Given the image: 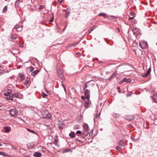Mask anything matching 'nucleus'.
I'll list each match as a JSON object with an SVG mask.
<instances>
[{
  "instance_id": "59",
  "label": "nucleus",
  "mask_w": 157,
  "mask_h": 157,
  "mask_svg": "<svg viewBox=\"0 0 157 157\" xmlns=\"http://www.w3.org/2000/svg\"><path fill=\"white\" fill-rule=\"evenodd\" d=\"M3 63H4V64H6V62H3Z\"/></svg>"
},
{
  "instance_id": "19",
  "label": "nucleus",
  "mask_w": 157,
  "mask_h": 157,
  "mask_svg": "<svg viewBox=\"0 0 157 157\" xmlns=\"http://www.w3.org/2000/svg\"><path fill=\"white\" fill-rule=\"evenodd\" d=\"M123 81L124 82H130L131 81V79L130 78L127 79L126 78H124L123 79Z\"/></svg>"
},
{
  "instance_id": "23",
  "label": "nucleus",
  "mask_w": 157,
  "mask_h": 157,
  "mask_svg": "<svg viewBox=\"0 0 157 157\" xmlns=\"http://www.w3.org/2000/svg\"><path fill=\"white\" fill-rule=\"evenodd\" d=\"M19 75L21 78L22 79L21 80H22L24 79V75L22 73L19 74Z\"/></svg>"
},
{
  "instance_id": "47",
  "label": "nucleus",
  "mask_w": 157,
  "mask_h": 157,
  "mask_svg": "<svg viewBox=\"0 0 157 157\" xmlns=\"http://www.w3.org/2000/svg\"><path fill=\"white\" fill-rule=\"evenodd\" d=\"M76 140L78 141L79 142H81V140H79L78 138H76Z\"/></svg>"
},
{
  "instance_id": "37",
  "label": "nucleus",
  "mask_w": 157,
  "mask_h": 157,
  "mask_svg": "<svg viewBox=\"0 0 157 157\" xmlns=\"http://www.w3.org/2000/svg\"><path fill=\"white\" fill-rule=\"evenodd\" d=\"M44 5H40V7H39V9L40 10H42L44 8Z\"/></svg>"
},
{
  "instance_id": "54",
  "label": "nucleus",
  "mask_w": 157,
  "mask_h": 157,
  "mask_svg": "<svg viewBox=\"0 0 157 157\" xmlns=\"http://www.w3.org/2000/svg\"><path fill=\"white\" fill-rule=\"evenodd\" d=\"M43 151H46V149L45 148H43Z\"/></svg>"
},
{
  "instance_id": "57",
  "label": "nucleus",
  "mask_w": 157,
  "mask_h": 157,
  "mask_svg": "<svg viewBox=\"0 0 157 157\" xmlns=\"http://www.w3.org/2000/svg\"><path fill=\"white\" fill-rule=\"evenodd\" d=\"M48 117L47 115H46L44 117V118H47Z\"/></svg>"
},
{
  "instance_id": "5",
  "label": "nucleus",
  "mask_w": 157,
  "mask_h": 157,
  "mask_svg": "<svg viewBox=\"0 0 157 157\" xmlns=\"http://www.w3.org/2000/svg\"><path fill=\"white\" fill-rule=\"evenodd\" d=\"M132 31L133 32L134 34L136 36H137L140 33L139 29L136 28H133Z\"/></svg>"
},
{
  "instance_id": "34",
  "label": "nucleus",
  "mask_w": 157,
  "mask_h": 157,
  "mask_svg": "<svg viewBox=\"0 0 157 157\" xmlns=\"http://www.w3.org/2000/svg\"><path fill=\"white\" fill-rule=\"evenodd\" d=\"M28 79V78L25 81V82L24 83V84L25 85H27V84H28L29 82V79Z\"/></svg>"
},
{
  "instance_id": "42",
  "label": "nucleus",
  "mask_w": 157,
  "mask_h": 157,
  "mask_svg": "<svg viewBox=\"0 0 157 157\" xmlns=\"http://www.w3.org/2000/svg\"><path fill=\"white\" fill-rule=\"evenodd\" d=\"M87 84L86 83L84 86V90H86V89L87 87Z\"/></svg>"
},
{
  "instance_id": "20",
  "label": "nucleus",
  "mask_w": 157,
  "mask_h": 157,
  "mask_svg": "<svg viewBox=\"0 0 157 157\" xmlns=\"http://www.w3.org/2000/svg\"><path fill=\"white\" fill-rule=\"evenodd\" d=\"M98 16H101L103 17L104 18L106 17V15L104 13H101L99 14Z\"/></svg>"
},
{
  "instance_id": "60",
  "label": "nucleus",
  "mask_w": 157,
  "mask_h": 157,
  "mask_svg": "<svg viewBox=\"0 0 157 157\" xmlns=\"http://www.w3.org/2000/svg\"><path fill=\"white\" fill-rule=\"evenodd\" d=\"M46 91L47 93H48V91L46 89Z\"/></svg>"
},
{
  "instance_id": "43",
  "label": "nucleus",
  "mask_w": 157,
  "mask_h": 157,
  "mask_svg": "<svg viewBox=\"0 0 157 157\" xmlns=\"http://www.w3.org/2000/svg\"><path fill=\"white\" fill-rule=\"evenodd\" d=\"M113 74L114 76H116L117 74V71H115Z\"/></svg>"
},
{
  "instance_id": "36",
  "label": "nucleus",
  "mask_w": 157,
  "mask_h": 157,
  "mask_svg": "<svg viewBox=\"0 0 157 157\" xmlns=\"http://www.w3.org/2000/svg\"><path fill=\"white\" fill-rule=\"evenodd\" d=\"M7 6H5L3 10V12L6 11L7 10Z\"/></svg>"
},
{
  "instance_id": "27",
  "label": "nucleus",
  "mask_w": 157,
  "mask_h": 157,
  "mask_svg": "<svg viewBox=\"0 0 157 157\" xmlns=\"http://www.w3.org/2000/svg\"><path fill=\"white\" fill-rule=\"evenodd\" d=\"M116 149L117 151H118L119 152H120L121 151V147L119 146H117L116 147Z\"/></svg>"
},
{
  "instance_id": "26",
  "label": "nucleus",
  "mask_w": 157,
  "mask_h": 157,
  "mask_svg": "<svg viewBox=\"0 0 157 157\" xmlns=\"http://www.w3.org/2000/svg\"><path fill=\"white\" fill-rule=\"evenodd\" d=\"M76 133L77 134H80L81 135H82L83 134L85 135V134H84V132L82 133L80 131H79V130L78 131L76 132Z\"/></svg>"
},
{
  "instance_id": "32",
  "label": "nucleus",
  "mask_w": 157,
  "mask_h": 157,
  "mask_svg": "<svg viewBox=\"0 0 157 157\" xmlns=\"http://www.w3.org/2000/svg\"><path fill=\"white\" fill-rule=\"evenodd\" d=\"M20 2V0H17V1L15 2V5L16 6H18Z\"/></svg>"
},
{
  "instance_id": "38",
  "label": "nucleus",
  "mask_w": 157,
  "mask_h": 157,
  "mask_svg": "<svg viewBox=\"0 0 157 157\" xmlns=\"http://www.w3.org/2000/svg\"><path fill=\"white\" fill-rule=\"evenodd\" d=\"M29 70L30 71H33V70H34V68H33V67H29Z\"/></svg>"
},
{
  "instance_id": "31",
  "label": "nucleus",
  "mask_w": 157,
  "mask_h": 157,
  "mask_svg": "<svg viewBox=\"0 0 157 157\" xmlns=\"http://www.w3.org/2000/svg\"><path fill=\"white\" fill-rule=\"evenodd\" d=\"M151 71V68H149L148 69L146 73L148 75L150 74Z\"/></svg>"
},
{
  "instance_id": "29",
  "label": "nucleus",
  "mask_w": 157,
  "mask_h": 157,
  "mask_svg": "<svg viewBox=\"0 0 157 157\" xmlns=\"http://www.w3.org/2000/svg\"><path fill=\"white\" fill-rule=\"evenodd\" d=\"M13 94V96L16 98H18L19 97V95L17 93H15Z\"/></svg>"
},
{
  "instance_id": "15",
  "label": "nucleus",
  "mask_w": 157,
  "mask_h": 157,
  "mask_svg": "<svg viewBox=\"0 0 157 157\" xmlns=\"http://www.w3.org/2000/svg\"><path fill=\"white\" fill-rule=\"evenodd\" d=\"M89 101V99H88L87 101H86L84 103V106L85 107H88V106L90 105V102Z\"/></svg>"
},
{
  "instance_id": "3",
  "label": "nucleus",
  "mask_w": 157,
  "mask_h": 157,
  "mask_svg": "<svg viewBox=\"0 0 157 157\" xmlns=\"http://www.w3.org/2000/svg\"><path fill=\"white\" fill-rule=\"evenodd\" d=\"M140 47L142 49L146 48L147 47V43L146 41L142 40L139 44Z\"/></svg>"
},
{
  "instance_id": "62",
  "label": "nucleus",
  "mask_w": 157,
  "mask_h": 157,
  "mask_svg": "<svg viewBox=\"0 0 157 157\" xmlns=\"http://www.w3.org/2000/svg\"><path fill=\"white\" fill-rule=\"evenodd\" d=\"M117 29L119 31V28H117Z\"/></svg>"
},
{
  "instance_id": "52",
  "label": "nucleus",
  "mask_w": 157,
  "mask_h": 157,
  "mask_svg": "<svg viewBox=\"0 0 157 157\" xmlns=\"http://www.w3.org/2000/svg\"><path fill=\"white\" fill-rule=\"evenodd\" d=\"M117 89L118 90V92H119V93H120V90L121 89H120V88L119 87H117Z\"/></svg>"
},
{
  "instance_id": "51",
  "label": "nucleus",
  "mask_w": 157,
  "mask_h": 157,
  "mask_svg": "<svg viewBox=\"0 0 157 157\" xmlns=\"http://www.w3.org/2000/svg\"><path fill=\"white\" fill-rule=\"evenodd\" d=\"M53 20H54L53 18H51L50 20V21L52 22L53 21Z\"/></svg>"
},
{
  "instance_id": "39",
  "label": "nucleus",
  "mask_w": 157,
  "mask_h": 157,
  "mask_svg": "<svg viewBox=\"0 0 157 157\" xmlns=\"http://www.w3.org/2000/svg\"><path fill=\"white\" fill-rule=\"evenodd\" d=\"M69 12H66V14H65V16H66V18H67L68 16H69Z\"/></svg>"
},
{
  "instance_id": "21",
  "label": "nucleus",
  "mask_w": 157,
  "mask_h": 157,
  "mask_svg": "<svg viewBox=\"0 0 157 157\" xmlns=\"http://www.w3.org/2000/svg\"><path fill=\"white\" fill-rule=\"evenodd\" d=\"M17 35L15 34H13L12 35V39L15 40L17 38Z\"/></svg>"
},
{
  "instance_id": "10",
  "label": "nucleus",
  "mask_w": 157,
  "mask_h": 157,
  "mask_svg": "<svg viewBox=\"0 0 157 157\" xmlns=\"http://www.w3.org/2000/svg\"><path fill=\"white\" fill-rule=\"evenodd\" d=\"M7 97L5 98L6 99L11 100L12 101L13 100V94H11V95H10L9 96H6Z\"/></svg>"
},
{
  "instance_id": "28",
  "label": "nucleus",
  "mask_w": 157,
  "mask_h": 157,
  "mask_svg": "<svg viewBox=\"0 0 157 157\" xmlns=\"http://www.w3.org/2000/svg\"><path fill=\"white\" fill-rule=\"evenodd\" d=\"M41 94L43 98H45L46 97L48 96V95L47 94L43 92H42Z\"/></svg>"
},
{
  "instance_id": "1",
  "label": "nucleus",
  "mask_w": 157,
  "mask_h": 157,
  "mask_svg": "<svg viewBox=\"0 0 157 157\" xmlns=\"http://www.w3.org/2000/svg\"><path fill=\"white\" fill-rule=\"evenodd\" d=\"M60 64H57V74L59 78L62 79L63 81L65 80L64 75L62 72V70L60 67Z\"/></svg>"
},
{
  "instance_id": "12",
  "label": "nucleus",
  "mask_w": 157,
  "mask_h": 157,
  "mask_svg": "<svg viewBox=\"0 0 157 157\" xmlns=\"http://www.w3.org/2000/svg\"><path fill=\"white\" fill-rule=\"evenodd\" d=\"M134 117L133 116L129 115L126 117V119L128 121H131L134 119Z\"/></svg>"
},
{
  "instance_id": "30",
  "label": "nucleus",
  "mask_w": 157,
  "mask_h": 157,
  "mask_svg": "<svg viewBox=\"0 0 157 157\" xmlns=\"http://www.w3.org/2000/svg\"><path fill=\"white\" fill-rule=\"evenodd\" d=\"M16 28H17V29H17V31H21L22 29V27H18L17 28V27Z\"/></svg>"
},
{
  "instance_id": "45",
  "label": "nucleus",
  "mask_w": 157,
  "mask_h": 157,
  "mask_svg": "<svg viewBox=\"0 0 157 157\" xmlns=\"http://www.w3.org/2000/svg\"><path fill=\"white\" fill-rule=\"evenodd\" d=\"M81 98H82V100H84L85 99V97H84V96H82V97H81Z\"/></svg>"
},
{
  "instance_id": "33",
  "label": "nucleus",
  "mask_w": 157,
  "mask_h": 157,
  "mask_svg": "<svg viewBox=\"0 0 157 157\" xmlns=\"http://www.w3.org/2000/svg\"><path fill=\"white\" fill-rule=\"evenodd\" d=\"M149 75L148 74H147V73L145 74H144L142 75V76L144 78H146L147 77V76Z\"/></svg>"
},
{
  "instance_id": "11",
  "label": "nucleus",
  "mask_w": 157,
  "mask_h": 157,
  "mask_svg": "<svg viewBox=\"0 0 157 157\" xmlns=\"http://www.w3.org/2000/svg\"><path fill=\"white\" fill-rule=\"evenodd\" d=\"M33 156L36 157H40L41 156V154L40 152H36L34 153Z\"/></svg>"
},
{
  "instance_id": "55",
  "label": "nucleus",
  "mask_w": 157,
  "mask_h": 157,
  "mask_svg": "<svg viewBox=\"0 0 157 157\" xmlns=\"http://www.w3.org/2000/svg\"><path fill=\"white\" fill-rule=\"evenodd\" d=\"M59 128H60V129H62L63 128V127L62 126H59Z\"/></svg>"
},
{
  "instance_id": "53",
  "label": "nucleus",
  "mask_w": 157,
  "mask_h": 157,
  "mask_svg": "<svg viewBox=\"0 0 157 157\" xmlns=\"http://www.w3.org/2000/svg\"><path fill=\"white\" fill-rule=\"evenodd\" d=\"M81 136L83 138H85V135L84 134H83L82 135H81Z\"/></svg>"
},
{
  "instance_id": "25",
  "label": "nucleus",
  "mask_w": 157,
  "mask_h": 157,
  "mask_svg": "<svg viewBox=\"0 0 157 157\" xmlns=\"http://www.w3.org/2000/svg\"><path fill=\"white\" fill-rule=\"evenodd\" d=\"M27 130L28 131H29V132H30L31 133L36 134V133L33 130H31V129H28V128H27Z\"/></svg>"
},
{
  "instance_id": "9",
  "label": "nucleus",
  "mask_w": 157,
  "mask_h": 157,
  "mask_svg": "<svg viewBox=\"0 0 157 157\" xmlns=\"http://www.w3.org/2000/svg\"><path fill=\"white\" fill-rule=\"evenodd\" d=\"M58 141V136L56 135L54 137V144L56 146L57 145Z\"/></svg>"
},
{
  "instance_id": "16",
  "label": "nucleus",
  "mask_w": 157,
  "mask_h": 157,
  "mask_svg": "<svg viewBox=\"0 0 157 157\" xmlns=\"http://www.w3.org/2000/svg\"><path fill=\"white\" fill-rule=\"evenodd\" d=\"M69 136L71 138H74L75 136V133L74 132H72L70 133Z\"/></svg>"
},
{
  "instance_id": "2",
  "label": "nucleus",
  "mask_w": 157,
  "mask_h": 157,
  "mask_svg": "<svg viewBox=\"0 0 157 157\" xmlns=\"http://www.w3.org/2000/svg\"><path fill=\"white\" fill-rule=\"evenodd\" d=\"M18 111L16 108L11 109L10 111V114L12 117H14L17 115Z\"/></svg>"
},
{
  "instance_id": "50",
  "label": "nucleus",
  "mask_w": 157,
  "mask_h": 157,
  "mask_svg": "<svg viewBox=\"0 0 157 157\" xmlns=\"http://www.w3.org/2000/svg\"><path fill=\"white\" fill-rule=\"evenodd\" d=\"M84 134H85V136H86L87 135H88V133L86 132H84Z\"/></svg>"
},
{
  "instance_id": "49",
  "label": "nucleus",
  "mask_w": 157,
  "mask_h": 157,
  "mask_svg": "<svg viewBox=\"0 0 157 157\" xmlns=\"http://www.w3.org/2000/svg\"><path fill=\"white\" fill-rule=\"evenodd\" d=\"M58 2L60 4L62 2V0H58Z\"/></svg>"
},
{
  "instance_id": "35",
  "label": "nucleus",
  "mask_w": 157,
  "mask_h": 157,
  "mask_svg": "<svg viewBox=\"0 0 157 157\" xmlns=\"http://www.w3.org/2000/svg\"><path fill=\"white\" fill-rule=\"evenodd\" d=\"M113 116L115 117H119V115L117 113L114 114L113 115Z\"/></svg>"
},
{
  "instance_id": "64",
  "label": "nucleus",
  "mask_w": 157,
  "mask_h": 157,
  "mask_svg": "<svg viewBox=\"0 0 157 157\" xmlns=\"http://www.w3.org/2000/svg\"><path fill=\"white\" fill-rule=\"evenodd\" d=\"M2 67V65H0V67Z\"/></svg>"
},
{
  "instance_id": "63",
  "label": "nucleus",
  "mask_w": 157,
  "mask_h": 157,
  "mask_svg": "<svg viewBox=\"0 0 157 157\" xmlns=\"http://www.w3.org/2000/svg\"><path fill=\"white\" fill-rule=\"evenodd\" d=\"M102 61H100V62H99V63H102Z\"/></svg>"
},
{
  "instance_id": "24",
  "label": "nucleus",
  "mask_w": 157,
  "mask_h": 157,
  "mask_svg": "<svg viewBox=\"0 0 157 157\" xmlns=\"http://www.w3.org/2000/svg\"><path fill=\"white\" fill-rule=\"evenodd\" d=\"M22 27V26L21 25L17 24V25H15V27H14V28L13 29H17V28H16L17 27H17Z\"/></svg>"
},
{
  "instance_id": "18",
  "label": "nucleus",
  "mask_w": 157,
  "mask_h": 157,
  "mask_svg": "<svg viewBox=\"0 0 157 157\" xmlns=\"http://www.w3.org/2000/svg\"><path fill=\"white\" fill-rule=\"evenodd\" d=\"M39 72V71L38 70H36V71H34L33 72L31 73V75L32 76H34L36 75Z\"/></svg>"
},
{
  "instance_id": "4",
  "label": "nucleus",
  "mask_w": 157,
  "mask_h": 157,
  "mask_svg": "<svg viewBox=\"0 0 157 157\" xmlns=\"http://www.w3.org/2000/svg\"><path fill=\"white\" fill-rule=\"evenodd\" d=\"M12 90L10 89H8L3 91V95L6 96H9L11 95V94H13L11 93Z\"/></svg>"
},
{
  "instance_id": "6",
  "label": "nucleus",
  "mask_w": 157,
  "mask_h": 157,
  "mask_svg": "<svg viewBox=\"0 0 157 157\" xmlns=\"http://www.w3.org/2000/svg\"><path fill=\"white\" fill-rule=\"evenodd\" d=\"M85 91V95L86 97V98L87 99H89L90 98V91L88 90H86Z\"/></svg>"
},
{
  "instance_id": "40",
  "label": "nucleus",
  "mask_w": 157,
  "mask_h": 157,
  "mask_svg": "<svg viewBox=\"0 0 157 157\" xmlns=\"http://www.w3.org/2000/svg\"><path fill=\"white\" fill-rule=\"evenodd\" d=\"M0 155H5V153L3 152H1L0 151Z\"/></svg>"
},
{
  "instance_id": "46",
  "label": "nucleus",
  "mask_w": 157,
  "mask_h": 157,
  "mask_svg": "<svg viewBox=\"0 0 157 157\" xmlns=\"http://www.w3.org/2000/svg\"><path fill=\"white\" fill-rule=\"evenodd\" d=\"M123 79L121 81H120V84H121L123 83V82H124Z\"/></svg>"
},
{
  "instance_id": "17",
  "label": "nucleus",
  "mask_w": 157,
  "mask_h": 157,
  "mask_svg": "<svg viewBox=\"0 0 157 157\" xmlns=\"http://www.w3.org/2000/svg\"><path fill=\"white\" fill-rule=\"evenodd\" d=\"M118 144L123 147H124L125 146L123 140H120L118 143Z\"/></svg>"
},
{
  "instance_id": "14",
  "label": "nucleus",
  "mask_w": 157,
  "mask_h": 157,
  "mask_svg": "<svg viewBox=\"0 0 157 157\" xmlns=\"http://www.w3.org/2000/svg\"><path fill=\"white\" fill-rule=\"evenodd\" d=\"M130 15L131 17H129V20H132L133 19V18L135 17V14L133 13H130Z\"/></svg>"
},
{
  "instance_id": "48",
  "label": "nucleus",
  "mask_w": 157,
  "mask_h": 157,
  "mask_svg": "<svg viewBox=\"0 0 157 157\" xmlns=\"http://www.w3.org/2000/svg\"><path fill=\"white\" fill-rule=\"evenodd\" d=\"M98 117V113H97V115L95 117V119L97 118Z\"/></svg>"
},
{
  "instance_id": "22",
  "label": "nucleus",
  "mask_w": 157,
  "mask_h": 157,
  "mask_svg": "<svg viewBox=\"0 0 157 157\" xmlns=\"http://www.w3.org/2000/svg\"><path fill=\"white\" fill-rule=\"evenodd\" d=\"M84 128H85L86 130H89L88 125L86 124H85L84 125Z\"/></svg>"
},
{
  "instance_id": "44",
  "label": "nucleus",
  "mask_w": 157,
  "mask_h": 157,
  "mask_svg": "<svg viewBox=\"0 0 157 157\" xmlns=\"http://www.w3.org/2000/svg\"><path fill=\"white\" fill-rule=\"evenodd\" d=\"M78 44V43H77L76 44H71L70 46H75L77 44Z\"/></svg>"
},
{
  "instance_id": "7",
  "label": "nucleus",
  "mask_w": 157,
  "mask_h": 157,
  "mask_svg": "<svg viewBox=\"0 0 157 157\" xmlns=\"http://www.w3.org/2000/svg\"><path fill=\"white\" fill-rule=\"evenodd\" d=\"M152 101L153 102L157 103V94H155L152 98Z\"/></svg>"
},
{
  "instance_id": "13",
  "label": "nucleus",
  "mask_w": 157,
  "mask_h": 157,
  "mask_svg": "<svg viewBox=\"0 0 157 157\" xmlns=\"http://www.w3.org/2000/svg\"><path fill=\"white\" fill-rule=\"evenodd\" d=\"M97 27H98L97 26H93L92 27H91V28H90L89 30V33H91L95 29H96Z\"/></svg>"
},
{
  "instance_id": "8",
  "label": "nucleus",
  "mask_w": 157,
  "mask_h": 157,
  "mask_svg": "<svg viewBox=\"0 0 157 157\" xmlns=\"http://www.w3.org/2000/svg\"><path fill=\"white\" fill-rule=\"evenodd\" d=\"M4 128L5 132H8L11 131L10 127L8 126H5L4 127Z\"/></svg>"
},
{
  "instance_id": "56",
  "label": "nucleus",
  "mask_w": 157,
  "mask_h": 157,
  "mask_svg": "<svg viewBox=\"0 0 157 157\" xmlns=\"http://www.w3.org/2000/svg\"><path fill=\"white\" fill-rule=\"evenodd\" d=\"M63 88L64 89V90L66 91V88H65V86H63Z\"/></svg>"
},
{
  "instance_id": "61",
  "label": "nucleus",
  "mask_w": 157,
  "mask_h": 157,
  "mask_svg": "<svg viewBox=\"0 0 157 157\" xmlns=\"http://www.w3.org/2000/svg\"><path fill=\"white\" fill-rule=\"evenodd\" d=\"M131 95V94H130V95H127V96H130Z\"/></svg>"
},
{
  "instance_id": "41",
  "label": "nucleus",
  "mask_w": 157,
  "mask_h": 157,
  "mask_svg": "<svg viewBox=\"0 0 157 157\" xmlns=\"http://www.w3.org/2000/svg\"><path fill=\"white\" fill-rule=\"evenodd\" d=\"M114 76L113 75V74H112L111 75V76L109 78V81H110L111 79L113 78V77H114Z\"/></svg>"
},
{
  "instance_id": "58",
  "label": "nucleus",
  "mask_w": 157,
  "mask_h": 157,
  "mask_svg": "<svg viewBox=\"0 0 157 157\" xmlns=\"http://www.w3.org/2000/svg\"><path fill=\"white\" fill-rule=\"evenodd\" d=\"M61 83H62V86H63H63H64L63 84V82H61Z\"/></svg>"
}]
</instances>
